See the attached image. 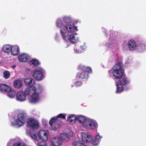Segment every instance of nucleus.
Segmentation results:
<instances>
[{"mask_svg": "<svg viewBox=\"0 0 146 146\" xmlns=\"http://www.w3.org/2000/svg\"><path fill=\"white\" fill-rule=\"evenodd\" d=\"M42 89V87L40 84H38L35 87L30 86L26 88L24 92L26 96L32 94L29 98V101L31 103H35L39 101V94L41 92Z\"/></svg>", "mask_w": 146, "mask_h": 146, "instance_id": "nucleus-1", "label": "nucleus"}, {"mask_svg": "<svg viewBox=\"0 0 146 146\" xmlns=\"http://www.w3.org/2000/svg\"><path fill=\"white\" fill-rule=\"evenodd\" d=\"M31 137L35 140L38 141L40 139L46 141L48 140V136L47 133L44 130H41L37 134L35 131H30Z\"/></svg>", "mask_w": 146, "mask_h": 146, "instance_id": "nucleus-2", "label": "nucleus"}, {"mask_svg": "<svg viewBox=\"0 0 146 146\" xmlns=\"http://www.w3.org/2000/svg\"><path fill=\"white\" fill-rule=\"evenodd\" d=\"M122 64L121 62L116 63L112 68V74L116 79L121 78L125 74L124 70L121 68Z\"/></svg>", "mask_w": 146, "mask_h": 146, "instance_id": "nucleus-3", "label": "nucleus"}, {"mask_svg": "<svg viewBox=\"0 0 146 146\" xmlns=\"http://www.w3.org/2000/svg\"><path fill=\"white\" fill-rule=\"evenodd\" d=\"M0 91L3 93H6L8 96L10 98H13L16 95V92L12 90L9 86L4 84H0Z\"/></svg>", "mask_w": 146, "mask_h": 146, "instance_id": "nucleus-4", "label": "nucleus"}, {"mask_svg": "<svg viewBox=\"0 0 146 146\" xmlns=\"http://www.w3.org/2000/svg\"><path fill=\"white\" fill-rule=\"evenodd\" d=\"M81 69L82 71L78 74L79 78L82 80H87L89 77L88 72L91 73L92 72L91 68L83 66Z\"/></svg>", "mask_w": 146, "mask_h": 146, "instance_id": "nucleus-5", "label": "nucleus"}, {"mask_svg": "<svg viewBox=\"0 0 146 146\" xmlns=\"http://www.w3.org/2000/svg\"><path fill=\"white\" fill-rule=\"evenodd\" d=\"M62 123V121L60 119L55 117L52 118L49 121L51 129L54 130H56L59 127Z\"/></svg>", "mask_w": 146, "mask_h": 146, "instance_id": "nucleus-6", "label": "nucleus"}, {"mask_svg": "<svg viewBox=\"0 0 146 146\" xmlns=\"http://www.w3.org/2000/svg\"><path fill=\"white\" fill-rule=\"evenodd\" d=\"M27 116V114L24 112L19 113L17 115V120L15 121V124H19V126L23 125L25 123Z\"/></svg>", "mask_w": 146, "mask_h": 146, "instance_id": "nucleus-7", "label": "nucleus"}, {"mask_svg": "<svg viewBox=\"0 0 146 146\" xmlns=\"http://www.w3.org/2000/svg\"><path fill=\"white\" fill-rule=\"evenodd\" d=\"M73 136V132L70 130L68 132L60 133L59 137L62 142H67L68 141L69 139Z\"/></svg>", "mask_w": 146, "mask_h": 146, "instance_id": "nucleus-8", "label": "nucleus"}, {"mask_svg": "<svg viewBox=\"0 0 146 146\" xmlns=\"http://www.w3.org/2000/svg\"><path fill=\"white\" fill-rule=\"evenodd\" d=\"M42 69L40 70H36L31 71L33 77L36 80L38 81L42 80L43 78V75L42 72Z\"/></svg>", "mask_w": 146, "mask_h": 146, "instance_id": "nucleus-9", "label": "nucleus"}, {"mask_svg": "<svg viewBox=\"0 0 146 146\" xmlns=\"http://www.w3.org/2000/svg\"><path fill=\"white\" fill-rule=\"evenodd\" d=\"M27 123L29 126L33 128L37 129L39 127V124L38 121L33 118L28 119Z\"/></svg>", "mask_w": 146, "mask_h": 146, "instance_id": "nucleus-10", "label": "nucleus"}, {"mask_svg": "<svg viewBox=\"0 0 146 146\" xmlns=\"http://www.w3.org/2000/svg\"><path fill=\"white\" fill-rule=\"evenodd\" d=\"M25 94L23 91L17 92L16 94V100L20 102L24 101L26 99Z\"/></svg>", "mask_w": 146, "mask_h": 146, "instance_id": "nucleus-11", "label": "nucleus"}, {"mask_svg": "<svg viewBox=\"0 0 146 146\" xmlns=\"http://www.w3.org/2000/svg\"><path fill=\"white\" fill-rule=\"evenodd\" d=\"M51 142L54 146H60L62 142L60 137H54L51 139Z\"/></svg>", "mask_w": 146, "mask_h": 146, "instance_id": "nucleus-12", "label": "nucleus"}, {"mask_svg": "<svg viewBox=\"0 0 146 146\" xmlns=\"http://www.w3.org/2000/svg\"><path fill=\"white\" fill-rule=\"evenodd\" d=\"M82 139L84 142L89 143L92 140L91 136L88 134L83 133L82 134Z\"/></svg>", "mask_w": 146, "mask_h": 146, "instance_id": "nucleus-13", "label": "nucleus"}, {"mask_svg": "<svg viewBox=\"0 0 146 146\" xmlns=\"http://www.w3.org/2000/svg\"><path fill=\"white\" fill-rule=\"evenodd\" d=\"M18 58L19 61L22 62H25L28 61L29 56L27 54L24 53L19 56Z\"/></svg>", "mask_w": 146, "mask_h": 146, "instance_id": "nucleus-14", "label": "nucleus"}, {"mask_svg": "<svg viewBox=\"0 0 146 146\" xmlns=\"http://www.w3.org/2000/svg\"><path fill=\"white\" fill-rule=\"evenodd\" d=\"M128 45L129 50H133L135 49L136 44L133 40H131L128 42Z\"/></svg>", "mask_w": 146, "mask_h": 146, "instance_id": "nucleus-15", "label": "nucleus"}, {"mask_svg": "<svg viewBox=\"0 0 146 146\" xmlns=\"http://www.w3.org/2000/svg\"><path fill=\"white\" fill-rule=\"evenodd\" d=\"M60 32L62 38L64 40L66 41H67L69 40L70 36L68 33L64 30L62 29H61L60 30Z\"/></svg>", "mask_w": 146, "mask_h": 146, "instance_id": "nucleus-16", "label": "nucleus"}, {"mask_svg": "<svg viewBox=\"0 0 146 146\" xmlns=\"http://www.w3.org/2000/svg\"><path fill=\"white\" fill-rule=\"evenodd\" d=\"M19 52V48L17 46H13L11 51V53L13 56L18 55Z\"/></svg>", "mask_w": 146, "mask_h": 146, "instance_id": "nucleus-17", "label": "nucleus"}, {"mask_svg": "<svg viewBox=\"0 0 146 146\" xmlns=\"http://www.w3.org/2000/svg\"><path fill=\"white\" fill-rule=\"evenodd\" d=\"M120 80V82L121 84L123 86H125L129 84L130 80L126 77L124 76L122 77Z\"/></svg>", "mask_w": 146, "mask_h": 146, "instance_id": "nucleus-18", "label": "nucleus"}, {"mask_svg": "<svg viewBox=\"0 0 146 146\" xmlns=\"http://www.w3.org/2000/svg\"><path fill=\"white\" fill-rule=\"evenodd\" d=\"M67 30L70 32H73L76 30L77 31V27L74 26H73L70 25H67L65 26Z\"/></svg>", "mask_w": 146, "mask_h": 146, "instance_id": "nucleus-19", "label": "nucleus"}, {"mask_svg": "<svg viewBox=\"0 0 146 146\" xmlns=\"http://www.w3.org/2000/svg\"><path fill=\"white\" fill-rule=\"evenodd\" d=\"M69 40L72 42L75 43L77 42L79 40V38L76 36V35H74V34L70 35Z\"/></svg>", "mask_w": 146, "mask_h": 146, "instance_id": "nucleus-20", "label": "nucleus"}, {"mask_svg": "<svg viewBox=\"0 0 146 146\" xmlns=\"http://www.w3.org/2000/svg\"><path fill=\"white\" fill-rule=\"evenodd\" d=\"M24 82L26 85H31V86H32L34 84L35 81L31 78H26L25 79Z\"/></svg>", "mask_w": 146, "mask_h": 146, "instance_id": "nucleus-21", "label": "nucleus"}, {"mask_svg": "<svg viewBox=\"0 0 146 146\" xmlns=\"http://www.w3.org/2000/svg\"><path fill=\"white\" fill-rule=\"evenodd\" d=\"M12 47L10 45H5L3 46V51L6 53H9L11 52V49H12Z\"/></svg>", "mask_w": 146, "mask_h": 146, "instance_id": "nucleus-22", "label": "nucleus"}, {"mask_svg": "<svg viewBox=\"0 0 146 146\" xmlns=\"http://www.w3.org/2000/svg\"><path fill=\"white\" fill-rule=\"evenodd\" d=\"M77 116L73 114L69 116L67 118V120L70 123H74L77 120Z\"/></svg>", "mask_w": 146, "mask_h": 146, "instance_id": "nucleus-23", "label": "nucleus"}, {"mask_svg": "<svg viewBox=\"0 0 146 146\" xmlns=\"http://www.w3.org/2000/svg\"><path fill=\"white\" fill-rule=\"evenodd\" d=\"M89 129H95L98 127V124L96 122H94L92 120L90 119V123L89 124Z\"/></svg>", "mask_w": 146, "mask_h": 146, "instance_id": "nucleus-24", "label": "nucleus"}, {"mask_svg": "<svg viewBox=\"0 0 146 146\" xmlns=\"http://www.w3.org/2000/svg\"><path fill=\"white\" fill-rule=\"evenodd\" d=\"M22 85V83L21 81L19 79L17 80L14 81V86L17 88H20Z\"/></svg>", "mask_w": 146, "mask_h": 146, "instance_id": "nucleus-25", "label": "nucleus"}, {"mask_svg": "<svg viewBox=\"0 0 146 146\" xmlns=\"http://www.w3.org/2000/svg\"><path fill=\"white\" fill-rule=\"evenodd\" d=\"M77 120L80 123L82 124L86 119L84 117L80 115H77Z\"/></svg>", "mask_w": 146, "mask_h": 146, "instance_id": "nucleus-26", "label": "nucleus"}, {"mask_svg": "<svg viewBox=\"0 0 146 146\" xmlns=\"http://www.w3.org/2000/svg\"><path fill=\"white\" fill-rule=\"evenodd\" d=\"M116 86L117 89L116 91V92L118 93L120 92H123V89L121 85L119 82H117L116 83Z\"/></svg>", "mask_w": 146, "mask_h": 146, "instance_id": "nucleus-27", "label": "nucleus"}, {"mask_svg": "<svg viewBox=\"0 0 146 146\" xmlns=\"http://www.w3.org/2000/svg\"><path fill=\"white\" fill-rule=\"evenodd\" d=\"M72 145L74 146H84V144L81 141H76L73 142Z\"/></svg>", "mask_w": 146, "mask_h": 146, "instance_id": "nucleus-28", "label": "nucleus"}, {"mask_svg": "<svg viewBox=\"0 0 146 146\" xmlns=\"http://www.w3.org/2000/svg\"><path fill=\"white\" fill-rule=\"evenodd\" d=\"M145 45L143 43L138 44L137 46V49L139 51H142L145 48Z\"/></svg>", "mask_w": 146, "mask_h": 146, "instance_id": "nucleus-29", "label": "nucleus"}, {"mask_svg": "<svg viewBox=\"0 0 146 146\" xmlns=\"http://www.w3.org/2000/svg\"><path fill=\"white\" fill-rule=\"evenodd\" d=\"M29 63L30 65H33L34 66H38L39 64V63L37 60L34 59H32L29 62Z\"/></svg>", "mask_w": 146, "mask_h": 146, "instance_id": "nucleus-30", "label": "nucleus"}, {"mask_svg": "<svg viewBox=\"0 0 146 146\" xmlns=\"http://www.w3.org/2000/svg\"><path fill=\"white\" fill-rule=\"evenodd\" d=\"M90 119H86L82 124L83 127L86 129H89V123H90Z\"/></svg>", "mask_w": 146, "mask_h": 146, "instance_id": "nucleus-31", "label": "nucleus"}, {"mask_svg": "<svg viewBox=\"0 0 146 146\" xmlns=\"http://www.w3.org/2000/svg\"><path fill=\"white\" fill-rule=\"evenodd\" d=\"M64 21L66 23H72V20L71 18L68 17H65L63 18Z\"/></svg>", "mask_w": 146, "mask_h": 146, "instance_id": "nucleus-32", "label": "nucleus"}, {"mask_svg": "<svg viewBox=\"0 0 146 146\" xmlns=\"http://www.w3.org/2000/svg\"><path fill=\"white\" fill-rule=\"evenodd\" d=\"M56 26L57 27L61 28L63 26V24L62 23L61 20L60 19H58L56 22Z\"/></svg>", "mask_w": 146, "mask_h": 146, "instance_id": "nucleus-33", "label": "nucleus"}, {"mask_svg": "<svg viewBox=\"0 0 146 146\" xmlns=\"http://www.w3.org/2000/svg\"><path fill=\"white\" fill-rule=\"evenodd\" d=\"M3 76L6 79H7L9 78L10 76V73L8 71H5L3 73Z\"/></svg>", "mask_w": 146, "mask_h": 146, "instance_id": "nucleus-34", "label": "nucleus"}, {"mask_svg": "<svg viewBox=\"0 0 146 146\" xmlns=\"http://www.w3.org/2000/svg\"><path fill=\"white\" fill-rule=\"evenodd\" d=\"M55 117L56 118H57V119L61 118L64 119L66 117V115L65 114L60 113L58 115L57 117Z\"/></svg>", "mask_w": 146, "mask_h": 146, "instance_id": "nucleus-35", "label": "nucleus"}, {"mask_svg": "<svg viewBox=\"0 0 146 146\" xmlns=\"http://www.w3.org/2000/svg\"><path fill=\"white\" fill-rule=\"evenodd\" d=\"M82 83L80 81H76L74 83V84L76 87H78L82 85Z\"/></svg>", "mask_w": 146, "mask_h": 146, "instance_id": "nucleus-36", "label": "nucleus"}, {"mask_svg": "<svg viewBox=\"0 0 146 146\" xmlns=\"http://www.w3.org/2000/svg\"><path fill=\"white\" fill-rule=\"evenodd\" d=\"M99 143L98 142V140H97L95 139L94 140H93L92 142V144L94 146H96Z\"/></svg>", "mask_w": 146, "mask_h": 146, "instance_id": "nucleus-37", "label": "nucleus"}, {"mask_svg": "<svg viewBox=\"0 0 146 146\" xmlns=\"http://www.w3.org/2000/svg\"><path fill=\"white\" fill-rule=\"evenodd\" d=\"M13 146H26L25 144H22L20 143H17L13 144Z\"/></svg>", "mask_w": 146, "mask_h": 146, "instance_id": "nucleus-38", "label": "nucleus"}, {"mask_svg": "<svg viewBox=\"0 0 146 146\" xmlns=\"http://www.w3.org/2000/svg\"><path fill=\"white\" fill-rule=\"evenodd\" d=\"M95 139L98 140V142H99L101 139L99 135H97L95 138Z\"/></svg>", "mask_w": 146, "mask_h": 146, "instance_id": "nucleus-39", "label": "nucleus"}, {"mask_svg": "<svg viewBox=\"0 0 146 146\" xmlns=\"http://www.w3.org/2000/svg\"><path fill=\"white\" fill-rule=\"evenodd\" d=\"M46 144V143H45L43 142L42 143H38V146H44V145H45Z\"/></svg>", "mask_w": 146, "mask_h": 146, "instance_id": "nucleus-40", "label": "nucleus"}, {"mask_svg": "<svg viewBox=\"0 0 146 146\" xmlns=\"http://www.w3.org/2000/svg\"><path fill=\"white\" fill-rule=\"evenodd\" d=\"M80 48L81 50H83L84 49V48L83 46H80Z\"/></svg>", "mask_w": 146, "mask_h": 146, "instance_id": "nucleus-41", "label": "nucleus"}, {"mask_svg": "<svg viewBox=\"0 0 146 146\" xmlns=\"http://www.w3.org/2000/svg\"><path fill=\"white\" fill-rule=\"evenodd\" d=\"M16 67V66L15 65H13L12 66V67L13 68H14L15 67Z\"/></svg>", "mask_w": 146, "mask_h": 146, "instance_id": "nucleus-42", "label": "nucleus"}, {"mask_svg": "<svg viewBox=\"0 0 146 146\" xmlns=\"http://www.w3.org/2000/svg\"><path fill=\"white\" fill-rule=\"evenodd\" d=\"M27 71H30V70H31L29 69H27Z\"/></svg>", "mask_w": 146, "mask_h": 146, "instance_id": "nucleus-43", "label": "nucleus"}, {"mask_svg": "<svg viewBox=\"0 0 146 146\" xmlns=\"http://www.w3.org/2000/svg\"><path fill=\"white\" fill-rule=\"evenodd\" d=\"M44 146H48L47 145V144H46H46H45V145H44Z\"/></svg>", "mask_w": 146, "mask_h": 146, "instance_id": "nucleus-44", "label": "nucleus"}, {"mask_svg": "<svg viewBox=\"0 0 146 146\" xmlns=\"http://www.w3.org/2000/svg\"><path fill=\"white\" fill-rule=\"evenodd\" d=\"M84 146H87V145H84Z\"/></svg>", "mask_w": 146, "mask_h": 146, "instance_id": "nucleus-45", "label": "nucleus"}]
</instances>
